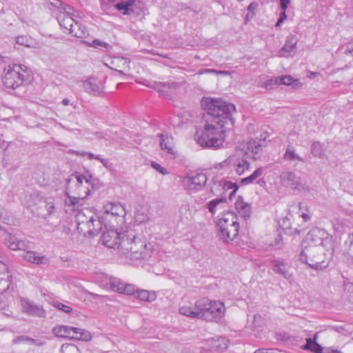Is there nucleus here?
<instances>
[{
	"label": "nucleus",
	"mask_w": 353,
	"mask_h": 353,
	"mask_svg": "<svg viewBox=\"0 0 353 353\" xmlns=\"http://www.w3.org/2000/svg\"><path fill=\"white\" fill-rule=\"evenodd\" d=\"M274 271L284 278L289 279L292 276V274L289 272L288 268L285 263L281 261H276L274 268Z\"/></svg>",
	"instance_id": "35"
},
{
	"label": "nucleus",
	"mask_w": 353,
	"mask_h": 353,
	"mask_svg": "<svg viewBox=\"0 0 353 353\" xmlns=\"http://www.w3.org/2000/svg\"><path fill=\"white\" fill-rule=\"evenodd\" d=\"M11 276L6 263L0 261V292H4L10 288Z\"/></svg>",
	"instance_id": "25"
},
{
	"label": "nucleus",
	"mask_w": 353,
	"mask_h": 353,
	"mask_svg": "<svg viewBox=\"0 0 353 353\" xmlns=\"http://www.w3.org/2000/svg\"><path fill=\"white\" fill-rule=\"evenodd\" d=\"M229 345V340L224 336H216L206 339L203 345L200 347L199 353H221Z\"/></svg>",
	"instance_id": "13"
},
{
	"label": "nucleus",
	"mask_w": 353,
	"mask_h": 353,
	"mask_svg": "<svg viewBox=\"0 0 353 353\" xmlns=\"http://www.w3.org/2000/svg\"><path fill=\"white\" fill-rule=\"evenodd\" d=\"M266 136L259 140L251 139L247 142L239 143L237 146L240 149H243L245 154L248 157H252L254 159H259L263 152V148L265 147Z\"/></svg>",
	"instance_id": "14"
},
{
	"label": "nucleus",
	"mask_w": 353,
	"mask_h": 353,
	"mask_svg": "<svg viewBox=\"0 0 353 353\" xmlns=\"http://www.w3.org/2000/svg\"><path fill=\"white\" fill-rule=\"evenodd\" d=\"M70 103V100L67 98H65L62 100V104L63 105H68Z\"/></svg>",
	"instance_id": "64"
},
{
	"label": "nucleus",
	"mask_w": 353,
	"mask_h": 353,
	"mask_svg": "<svg viewBox=\"0 0 353 353\" xmlns=\"http://www.w3.org/2000/svg\"><path fill=\"white\" fill-rule=\"evenodd\" d=\"M151 166L153 169H154L157 172L161 173L163 175H165L168 174L167 170L163 168L159 163L152 161L151 163Z\"/></svg>",
	"instance_id": "54"
},
{
	"label": "nucleus",
	"mask_w": 353,
	"mask_h": 353,
	"mask_svg": "<svg viewBox=\"0 0 353 353\" xmlns=\"http://www.w3.org/2000/svg\"><path fill=\"white\" fill-rule=\"evenodd\" d=\"M53 333L57 337L69 338L74 340L90 341V333L85 330L67 325H57L53 328Z\"/></svg>",
	"instance_id": "12"
},
{
	"label": "nucleus",
	"mask_w": 353,
	"mask_h": 353,
	"mask_svg": "<svg viewBox=\"0 0 353 353\" xmlns=\"http://www.w3.org/2000/svg\"><path fill=\"white\" fill-rule=\"evenodd\" d=\"M158 86H159L158 90H159V92H161L163 95H168L167 88H171L172 87H174V83H172V84H170V83H163V84L159 83L158 85Z\"/></svg>",
	"instance_id": "53"
},
{
	"label": "nucleus",
	"mask_w": 353,
	"mask_h": 353,
	"mask_svg": "<svg viewBox=\"0 0 353 353\" xmlns=\"http://www.w3.org/2000/svg\"><path fill=\"white\" fill-rule=\"evenodd\" d=\"M239 219L233 212L221 214L216 220V225L220 231V236L224 241L233 240L239 230Z\"/></svg>",
	"instance_id": "7"
},
{
	"label": "nucleus",
	"mask_w": 353,
	"mask_h": 353,
	"mask_svg": "<svg viewBox=\"0 0 353 353\" xmlns=\"http://www.w3.org/2000/svg\"><path fill=\"white\" fill-rule=\"evenodd\" d=\"M45 208L47 211V214L43 216L44 219L55 214L57 208L54 203V200L52 198H48L45 201Z\"/></svg>",
	"instance_id": "42"
},
{
	"label": "nucleus",
	"mask_w": 353,
	"mask_h": 353,
	"mask_svg": "<svg viewBox=\"0 0 353 353\" xmlns=\"http://www.w3.org/2000/svg\"><path fill=\"white\" fill-rule=\"evenodd\" d=\"M72 8L68 6L66 12L61 13L57 18L58 22L61 28L66 30H68L69 32H70V29L72 28L74 23L76 22L72 17Z\"/></svg>",
	"instance_id": "24"
},
{
	"label": "nucleus",
	"mask_w": 353,
	"mask_h": 353,
	"mask_svg": "<svg viewBox=\"0 0 353 353\" xmlns=\"http://www.w3.org/2000/svg\"><path fill=\"white\" fill-rule=\"evenodd\" d=\"M276 85H279L278 77L265 79L260 86L266 89H272V87Z\"/></svg>",
	"instance_id": "50"
},
{
	"label": "nucleus",
	"mask_w": 353,
	"mask_h": 353,
	"mask_svg": "<svg viewBox=\"0 0 353 353\" xmlns=\"http://www.w3.org/2000/svg\"><path fill=\"white\" fill-rule=\"evenodd\" d=\"M110 229H107L103 232L101 236L102 243L109 248H118L119 250L120 243L122 240L123 233L119 232L118 226L115 224L109 225Z\"/></svg>",
	"instance_id": "15"
},
{
	"label": "nucleus",
	"mask_w": 353,
	"mask_h": 353,
	"mask_svg": "<svg viewBox=\"0 0 353 353\" xmlns=\"http://www.w3.org/2000/svg\"><path fill=\"white\" fill-rule=\"evenodd\" d=\"M83 88L85 92L92 95H99L103 92V85L100 81L95 78H89L83 82Z\"/></svg>",
	"instance_id": "23"
},
{
	"label": "nucleus",
	"mask_w": 353,
	"mask_h": 353,
	"mask_svg": "<svg viewBox=\"0 0 353 353\" xmlns=\"http://www.w3.org/2000/svg\"><path fill=\"white\" fill-rule=\"evenodd\" d=\"M283 158L285 160L290 161H301V162L303 161V159L302 157H301L299 155H298L296 153L294 149L290 146L287 147L285 154H284V156H283Z\"/></svg>",
	"instance_id": "39"
},
{
	"label": "nucleus",
	"mask_w": 353,
	"mask_h": 353,
	"mask_svg": "<svg viewBox=\"0 0 353 353\" xmlns=\"http://www.w3.org/2000/svg\"><path fill=\"white\" fill-rule=\"evenodd\" d=\"M301 247V257L303 260H306L308 254L316 252L321 248L332 254L334 249L333 238L324 229L314 228L306 234Z\"/></svg>",
	"instance_id": "4"
},
{
	"label": "nucleus",
	"mask_w": 353,
	"mask_h": 353,
	"mask_svg": "<svg viewBox=\"0 0 353 353\" xmlns=\"http://www.w3.org/2000/svg\"><path fill=\"white\" fill-rule=\"evenodd\" d=\"M152 252L151 244L138 236L134 230L130 229L123 232L119 254L123 263L148 259Z\"/></svg>",
	"instance_id": "2"
},
{
	"label": "nucleus",
	"mask_w": 353,
	"mask_h": 353,
	"mask_svg": "<svg viewBox=\"0 0 353 353\" xmlns=\"http://www.w3.org/2000/svg\"><path fill=\"white\" fill-rule=\"evenodd\" d=\"M126 212L120 203H108L103 208V215L100 217L102 225L107 228L108 225H119L124 221Z\"/></svg>",
	"instance_id": "9"
},
{
	"label": "nucleus",
	"mask_w": 353,
	"mask_h": 353,
	"mask_svg": "<svg viewBox=\"0 0 353 353\" xmlns=\"http://www.w3.org/2000/svg\"><path fill=\"white\" fill-rule=\"evenodd\" d=\"M21 310L23 313L34 316L43 317L45 316V310L43 307L28 298L20 299Z\"/></svg>",
	"instance_id": "18"
},
{
	"label": "nucleus",
	"mask_w": 353,
	"mask_h": 353,
	"mask_svg": "<svg viewBox=\"0 0 353 353\" xmlns=\"http://www.w3.org/2000/svg\"><path fill=\"white\" fill-rule=\"evenodd\" d=\"M332 225L336 234L340 235L353 227V221L350 217L338 216L333 219Z\"/></svg>",
	"instance_id": "20"
},
{
	"label": "nucleus",
	"mask_w": 353,
	"mask_h": 353,
	"mask_svg": "<svg viewBox=\"0 0 353 353\" xmlns=\"http://www.w3.org/2000/svg\"><path fill=\"white\" fill-rule=\"evenodd\" d=\"M196 306L200 307L201 319L206 321H217L225 314V307L220 301H213L208 298H203L196 301Z\"/></svg>",
	"instance_id": "8"
},
{
	"label": "nucleus",
	"mask_w": 353,
	"mask_h": 353,
	"mask_svg": "<svg viewBox=\"0 0 353 353\" xmlns=\"http://www.w3.org/2000/svg\"><path fill=\"white\" fill-rule=\"evenodd\" d=\"M311 152L315 157H323L325 154V148L320 142H314L311 146Z\"/></svg>",
	"instance_id": "43"
},
{
	"label": "nucleus",
	"mask_w": 353,
	"mask_h": 353,
	"mask_svg": "<svg viewBox=\"0 0 353 353\" xmlns=\"http://www.w3.org/2000/svg\"><path fill=\"white\" fill-rule=\"evenodd\" d=\"M235 208L239 214L245 220L250 218L251 214L250 205L245 202L242 197L237 198L235 202Z\"/></svg>",
	"instance_id": "29"
},
{
	"label": "nucleus",
	"mask_w": 353,
	"mask_h": 353,
	"mask_svg": "<svg viewBox=\"0 0 353 353\" xmlns=\"http://www.w3.org/2000/svg\"><path fill=\"white\" fill-rule=\"evenodd\" d=\"M88 45L95 48L103 47L109 50L111 48L109 43L103 42L99 39H94L91 43H88Z\"/></svg>",
	"instance_id": "49"
},
{
	"label": "nucleus",
	"mask_w": 353,
	"mask_h": 353,
	"mask_svg": "<svg viewBox=\"0 0 353 353\" xmlns=\"http://www.w3.org/2000/svg\"><path fill=\"white\" fill-rule=\"evenodd\" d=\"M323 353H343L341 351L333 349L332 347H327L324 349Z\"/></svg>",
	"instance_id": "58"
},
{
	"label": "nucleus",
	"mask_w": 353,
	"mask_h": 353,
	"mask_svg": "<svg viewBox=\"0 0 353 353\" xmlns=\"http://www.w3.org/2000/svg\"><path fill=\"white\" fill-rule=\"evenodd\" d=\"M257 6H258L257 3L252 2L248 6V10L253 12L256 9Z\"/></svg>",
	"instance_id": "60"
},
{
	"label": "nucleus",
	"mask_w": 353,
	"mask_h": 353,
	"mask_svg": "<svg viewBox=\"0 0 353 353\" xmlns=\"http://www.w3.org/2000/svg\"><path fill=\"white\" fill-rule=\"evenodd\" d=\"M31 71L22 64H12L3 70L2 81L5 87L16 89L30 81Z\"/></svg>",
	"instance_id": "6"
},
{
	"label": "nucleus",
	"mask_w": 353,
	"mask_h": 353,
	"mask_svg": "<svg viewBox=\"0 0 353 353\" xmlns=\"http://www.w3.org/2000/svg\"><path fill=\"white\" fill-rule=\"evenodd\" d=\"M71 210L77 211L75 215L77 229L85 236L97 235L102 230V223L99 218L96 219V214L92 208H86L79 210V208H72Z\"/></svg>",
	"instance_id": "5"
},
{
	"label": "nucleus",
	"mask_w": 353,
	"mask_h": 353,
	"mask_svg": "<svg viewBox=\"0 0 353 353\" xmlns=\"http://www.w3.org/2000/svg\"><path fill=\"white\" fill-rule=\"evenodd\" d=\"M23 257L26 261L37 265H46L50 262L49 259L45 255L34 251L25 252Z\"/></svg>",
	"instance_id": "26"
},
{
	"label": "nucleus",
	"mask_w": 353,
	"mask_h": 353,
	"mask_svg": "<svg viewBox=\"0 0 353 353\" xmlns=\"http://www.w3.org/2000/svg\"><path fill=\"white\" fill-rule=\"evenodd\" d=\"M216 74L228 75V74H229V72L225 71V70H219V71L216 70Z\"/></svg>",
	"instance_id": "63"
},
{
	"label": "nucleus",
	"mask_w": 353,
	"mask_h": 353,
	"mask_svg": "<svg viewBox=\"0 0 353 353\" xmlns=\"http://www.w3.org/2000/svg\"><path fill=\"white\" fill-rule=\"evenodd\" d=\"M61 353H80L78 347L74 345L64 344L61 348Z\"/></svg>",
	"instance_id": "48"
},
{
	"label": "nucleus",
	"mask_w": 353,
	"mask_h": 353,
	"mask_svg": "<svg viewBox=\"0 0 353 353\" xmlns=\"http://www.w3.org/2000/svg\"><path fill=\"white\" fill-rule=\"evenodd\" d=\"M53 305L59 310L65 313H70L72 311V307L68 305H65L59 301H54Z\"/></svg>",
	"instance_id": "52"
},
{
	"label": "nucleus",
	"mask_w": 353,
	"mask_h": 353,
	"mask_svg": "<svg viewBox=\"0 0 353 353\" xmlns=\"http://www.w3.org/2000/svg\"><path fill=\"white\" fill-rule=\"evenodd\" d=\"M70 34L77 38H83L87 34V31L83 26L76 21L70 29Z\"/></svg>",
	"instance_id": "38"
},
{
	"label": "nucleus",
	"mask_w": 353,
	"mask_h": 353,
	"mask_svg": "<svg viewBox=\"0 0 353 353\" xmlns=\"http://www.w3.org/2000/svg\"><path fill=\"white\" fill-rule=\"evenodd\" d=\"M5 244L12 250H24L27 244L23 241L19 240L15 236L7 234Z\"/></svg>",
	"instance_id": "28"
},
{
	"label": "nucleus",
	"mask_w": 353,
	"mask_h": 353,
	"mask_svg": "<svg viewBox=\"0 0 353 353\" xmlns=\"http://www.w3.org/2000/svg\"><path fill=\"white\" fill-rule=\"evenodd\" d=\"M220 179H214L213 184L210 186V191L214 195H219L223 194L221 186H219V181Z\"/></svg>",
	"instance_id": "47"
},
{
	"label": "nucleus",
	"mask_w": 353,
	"mask_h": 353,
	"mask_svg": "<svg viewBox=\"0 0 353 353\" xmlns=\"http://www.w3.org/2000/svg\"><path fill=\"white\" fill-rule=\"evenodd\" d=\"M201 104L208 117L203 129L196 130L194 139L202 148H219L225 141L226 125L234 124L232 115L236 112L235 106L212 97H203Z\"/></svg>",
	"instance_id": "1"
},
{
	"label": "nucleus",
	"mask_w": 353,
	"mask_h": 353,
	"mask_svg": "<svg viewBox=\"0 0 353 353\" xmlns=\"http://www.w3.org/2000/svg\"><path fill=\"white\" fill-rule=\"evenodd\" d=\"M265 325V319L260 314H254L252 322V327L253 329H258L262 327Z\"/></svg>",
	"instance_id": "46"
},
{
	"label": "nucleus",
	"mask_w": 353,
	"mask_h": 353,
	"mask_svg": "<svg viewBox=\"0 0 353 353\" xmlns=\"http://www.w3.org/2000/svg\"><path fill=\"white\" fill-rule=\"evenodd\" d=\"M23 339H24V340L28 341L30 344H34L36 345H43V343L39 341L38 340H34L33 339L28 338V337H26V338L23 337Z\"/></svg>",
	"instance_id": "56"
},
{
	"label": "nucleus",
	"mask_w": 353,
	"mask_h": 353,
	"mask_svg": "<svg viewBox=\"0 0 353 353\" xmlns=\"http://www.w3.org/2000/svg\"><path fill=\"white\" fill-rule=\"evenodd\" d=\"M108 279H114L113 276L102 274L100 278V285L105 289H110L111 283Z\"/></svg>",
	"instance_id": "51"
},
{
	"label": "nucleus",
	"mask_w": 353,
	"mask_h": 353,
	"mask_svg": "<svg viewBox=\"0 0 353 353\" xmlns=\"http://www.w3.org/2000/svg\"><path fill=\"white\" fill-rule=\"evenodd\" d=\"M219 186H221L223 194L227 192L229 190H231V192L229 194V199H232V196L235 195L237 190L239 189V186L236 183H232L231 181H228L224 179H220L219 181Z\"/></svg>",
	"instance_id": "33"
},
{
	"label": "nucleus",
	"mask_w": 353,
	"mask_h": 353,
	"mask_svg": "<svg viewBox=\"0 0 353 353\" xmlns=\"http://www.w3.org/2000/svg\"><path fill=\"white\" fill-rule=\"evenodd\" d=\"M318 334L316 333L313 339L308 338L306 339V343L303 346V349L309 350L314 353H323V347L316 342Z\"/></svg>",
	"instance_id": "32"
},
{
	"label": "nucleus",
	"mask_w": 353,
	"mask_h": 353,
	"mask_svg": "<svg viewBox=\"0 0 353 353\" xmlns=\"http://www.w3.org/2000/svg\"><path fill=\"white\" fill-rule=\"evenodd\" d=\"M115 8L124 15L137 14L136 0H121L114 5Z\"/></svg>",
	"instance_id": "22"
},
{
	"label": "nucleus",
	"mask_w": 353,
	"mask_h": 353,
	"mask_svg": "<svg viewBox=\"0 0 353 353\" xmlns=\"http://www.w3.org/2000/svg\"><path fill=\"white\" fill-rule=\"evenodd\" d=\"M160 145L161 150L168 154L173 157L176 156L173 138L171 136L161 134Z\"/></svg>",
	"instance_id": "30"
},
{
	"label": "nucleus",
	"mask_w": 353,
	"mask_h": 353,
	"mask_svg": "<svg viewBox=\"0 0 353 353\" xmlns=\"http://www.w3.org/2000/svg\"><path fill=\"white\" fill-rule=\"evenodd\" d=\"M263 168H257L254 172L248 177L243 178L241 180V183L242 185H248L250 183H252L254 181H256L259 176H261L263 174Z\"/></svg>",
	"instance_id": "41"
},
{
	"label": "nucleus",
	"mask_w": 353,
	"mask_h": 353,
	"mask_svg": "<svg viewBox=\"0 0 353 353\" xmlns=\"http://www.w3.org/2000/svg\"><path fill=\"white\" fill-rule=\"evenodd\" d=\"M248 159V157L245 154L243 149H240L236 145L234 151L229 156L230 172L239 176L243 174L250 167Z\"/></svg>",
	"instance_id": "11"
},
{
	"label": "nucleus",
	"mask_w": 353,
	"mask_h": 353,
	"mask_svg": "<svg viewBox=\"0 0 353 353\" xmlns=\"http://www.w3.org/2000/svg\"><path fill=\"white\" fill-rule=\"evenodd\" d=\"M137 297L141 301L152 302L156 299L157 295L154 292L141 290L137 291Z\"/></svg>",
	"instance_id": "40"
},
{
	"label": "nucleus",
	"mask_w": 353,
	"mask_h": 353,
	"mask_svg": "<svg viewBox=\"0 0 353 353\" xmlns=\"http://www.w3.org/2000/svg\"><path fill=\"white\" fill-rule=\"evenodd\" d=\"M216 70H213V69H203V70H201L199 73L200 74H210V73L216 74Z\"/></svg>",
	"instance_id": "59"
},
{
	"label": "nucleus",
	"mask_w": 353,
	"mask_h": 353,
	"mask_svg": "<svg viewBox=\"0 0 353 353\" xmlns=\"http://www.w3.org/2000/svg\"><path fill=\"white\" fill-rule=\"evenodd\" d=\"M111 283L110 289L114 292H117L121 294L130 295L134 293L135 288L133 285L125 284L122 282L120 279L114 277V279H108Z\"/></svg>",
	"instance_id": "21"
},
{
	"label": "nucleus",
	"mask_w": 353,
	"mask_h": 353,
	"mask_svg": "<svg viewBox=\"0 0 353 353\" xmlns=\"http://www.w3.org/2000/svg\"><path fill=\"white\" fill-rule=\"evenodd\" d=\"M280 1V6L282 10V12L280 13L279 19H278L275 27L279 28L283 21L287 19L286 14V9L288 5L290 3V0H279Z\"/></svg>",
	"instance_id": "36"
},
{
	"label": "nucleus",
	"mask_w": 353,
	"mask_h": 353,
	"mask_svg": "<svg viewBox=\"0 0 353 353\" xmlns=\"http://www.w3.org/2000/svg\"><path fill=\"white\" fill-rule=\"evenodd\" d=\"M116 61H118V62H121L123 63V64H126L127 66L129 64V61L127 59H123V58H118L115 60Z\"/></svg>",
	"instance_id": "62"
},
{
	"label": "nucleus",
	"mask_w": 353,
	"mask_h": 353,
	"mask_svg": "<svg viewBox=\"0 0 353 353\" xmlns=\"http://www.w3.org/2000/svg\"><path fill=\"white\" fill-rule=\"evenodd\" d=\"M225 203V199L224 198L215 199L208 203V209L211 214H214L221 209V206Z\"/></svg>",
	"instance_id": "37"
},
{
	"label": "nucleus",
	"mask_w": 353,
	"mask_h": 353,
	"mask_svg": "<svg viewBox=\"0 0 353 353\" xmlns=\"http://www.w3.org/2000/svg\"><path fill=\"white\" fill-rule=\"evenodd\" d=\"M279 85H292L293 88H300L302 87V83L298 79H294L290 75H285L283 77H278Z\"/></svg>",
	"instance_id": "34"
},
{
	"label": "nucleus",
	"mask_w": 353,
	"mask_h": 353,
	"mask_svg": "<svg viewBox=\"0 0 353 353\" xmlns=\"http://www.w3.org/2000/svg\"><path fill=\"white\" fill-rule=\"evenodd\" d=\"M228 168L230 170V162L229 161V157L224 161L221 163H216L214 165L215 169H223Z\"/></svg>",
	"instance_id": "55"
},
{
	"label": "nucleus",
	"mask_w": 353,
	"mask_h": 353,
	"mask_svg": "<svg viewBox=\"0 0 353 353\" xmlns=\"http://www.w3.org/2000/svg\"><path fill=\"white\" fill-rule=\"evenodd\" d=\"M298 39L295 35L290 34L286 37L284 46L278 52L280 57H294L296 51Z\"/></svg>",
	"instance_id": "19"
},
{
	"label": "nucleus",
	"mask_w": 353,
	"mask_h": 353,
	"mask_svg": "<svg viewBox=\"0 0 353 353\" xmlns=\"http://www.w3.org/2000/svg\"><path fill=\"white\" fill-rule=\"evenodd\" d=\"M281 181L285 186L290 187L301 192H309V187L306 183L294 172H286L281 175Z\"/></svg>",
	"instance_id": "16"
},
{
	"label": "nucleus",
	"mask_w": 353,
	"mask_h": 353,
	"mask_svg": "<svg viewBox=\"0 0 353 353\" xmlns=\"http://www.w3.org/2000/svg\"><path fill=\"white\" fill-rule=\"evenodd\" d=\"M92 186L90 176L81 174L71 175L65 188V205L74 209L81 206L90 194Z\"/></svg>",
	"instance_id": "3"
},
{
	"label": "nucleus",
	"mask_w": 353,
	"mask_h": 353,
	"mask_svg": "<svg viewBox=\"0 0 353 353\" xmlns=\"http://www.w3.org/2000/svg\"><path fill=\"white\" fill-rule=\"evenodd\" d=\"M345 53L350 54L353 57V41L349 43L345 48Z\"/></svg>",
	"instance_id": "57"
},
{
	"label": "nucleus",
	"mask_w": 353,
	"mask_h": 353,
	"mask_svg": "<svg viewBox=\"0 0 353 353\" xmlns=\"http://www.w3.org/2000/svg\"><path fill=\"white\" fill-rule=\"evenodd\" d=\"M320 73L319 72H310L308 75H307V77L310 78V79H313L316 77H317L318 75H319Z\"/></svg>",
	"instance_id": "61"
},
{
	"label": "nucleus",
	"mask_w": 353,
	"mask_h": 353,
	"mask_svg": "<svg viewBox=\"0 0 353 353\" xmlns=\"http://www.w3.org/2000/svg\"><path fill=\"white\" fill-rule=\"evenodd\" d=\"M343 256L347 264L353 265V232L350 233L344 242Z\"/></svg>",
	"instance_id": "27"
},
{
	"label": "nucleus",
	"mask_w": 353,
	"mask_h": 353,
	"mask_svg": "<svg viewBox=\"0 0 353 353\" xmlns=\"http://www.w3.org/2000/svg\"><path fill=\"white\" fill-rule=\"evenodd\" d=\"M208 178L202 172H190L182 177L181 185L190 194L201 191L207 183Z\"/></svg>",
	"instance_id": "10"
},
{
	"label": "nucleus",
	"mask_w": 353,
	"mask_h": 353,
	"mask_svg": "<svg viewBox=\"0 0 353 353\" xmlns=\"http://www.w3.org/2000/svg\"><path fill=\"white\" fill-rule=\"evenodd\" d=\"M16 43L19 46H24L27 48H32L34 41L33 40L28 36H19L17 37L16 39Z\"/></svg>",
	"instance_id": "44"
},
{
	"label": "nucleus",
	"mask_w": 353,
	"mask_h": 353,
	"mask_svg": "<svg viewBox=\"0 0 353 353\" xmlns=\"http://www.w3.org/2000/svg\"><path fill=\"white\" fill-rule=\"evenodd\" d=\"M200 307L196 306V302L194 306L182 305L179 307V312L181 314L191 317L193 319H201V310Z\"/></svg>",
	"instance_id": "31"
},
{
	"label": "nucleus",
	"mask_w": 353,
	"mask_h": 353,
	"mask_svg": "<svg viewBox=\"0 0 353 353\" xmlns=\"http://www.w3.org/2000/svg\"><path fill=\"white\" fill-rule=\"evenodd\" d=\"M323 249L318 250L316 252H312L311 254H308L307 256H306V260H303L301 257V252L300 253L299 258L301 262L307 264L310 268L315 270H321L325 268L327 265V263H326L323 258L325 256V254H323Z\"/></svg>",
	"instance_id": "17"
},
{
	"label": "nucleus",
	"mask_w": 353,
	"mask_h": 353,
	"mask_svg": "<svg viewBox=\"0 0 353 353\" xmlns=\"http://www.w3.org/2000/svg\"><path fill=\"white\" fill-rule=\"evenodd\" d=\"M135 221L139 224L145 223L149 220L148 214L145 210H137L134 214Z\"/></svg>",
	"instance_id": "45"
}]
</instances>
